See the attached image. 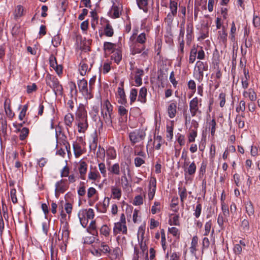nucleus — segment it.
Returning a JSON list of instances; mask_svg holds the SVG:
<instances>
[{
  "instance_id": "23",
  "label": "nucleus",
  "mask_w": 260,
  "mask_h": 260,
  "mask_svg": "<svg viewBox=\"0 0 260 260\" xmlns=\"http://www.w3.org/2000/svg\"><path fill=\"white\" fill-rule=\"evenodd\" d=\"M243 95L245 98L248 97L251 101H255L257 98L255 92L252 88H249L248 90L244 91Z\"/></svg>"
},
{
  "instance_id": "16",
  "label": "nucleus",
  "mask_w": 260,
  "mask_h": 260,
  "mask_svg": "<svg viewBox=\"0 0 260 260\" xmlns=\"http://www.w3.org/2000/svg\"><path fill=\"white\" fill-rule=\"evenodd\" d=\"M4 109L7 115L10 118L14 116V113L11 109V100L6 98L4 103Z\"/></svg>"
},
{
  "instance_id": "51",
  "label": "nucleus",
  "mask_w": 260,
  "mask_h": 260,
  "mask_svg": "<svg viewBox=\"0 0 260 260\" xmlns=\"http://www.w3.org/2000/svg\"><path fill=\"white\" fill-rule=\"evenodd\" d=\"M80 186L78 190V193L80 196H84L86 193L85 186L84 185L85 183L83 182H81L80 183Z\"/></svg>"
},
{
  "instance_id": "59",
  "label": "nucleus",
  "mask_w": 260,
  "mask_h": 260,
  "mask_svg": "<svg viewBox=\"0 0 260 260\" xmlns=\"http://www.w3.org/2000/svg\"><path fill=\"white\" fill-rule=\"evenodd\" d=\"M202 211V205L200 203H198L196 206V209L194 210V215L196 218H199L201 215Z\"/></svg>"
},
{
  "instance_id": "19",
  "label": "nucleus",
  "mask_w": 260,
  "mask_h": 260,
  "mask_svg": "<svg viewBox=\"0 0 260 260\" xmlns=\"http://www.w3.org/2000/svg\"><path fill=\"white\" fill-rule=\"evenodd\" d=\"M147 88L145 87H142L139 91V95L138 96V101H139L143 104L146 103L147 101Z\"/></svg>"
},
{
  "instance_id": "21",
  "label": "nucleus",
  "mask_w": 260,
  "mask_h": 260,
  "mask_svg": "<svg viewBox=\"0 0 260 260\" xmlns=\"http://www.w3.org/2000/svg\"><path fill=\"white\" fill-rule=\"evenodd\" d=\"M111 59H113L116 63H119L122 59V52L119 49H116L112 52Z\"/></svg>"
},
{
  "instance_id": "49",
  "label": "nucleus",
  "mask_w": 260,
  "mask_h": 260,
  "mask_svg": "<svg viewBox=\"0 0 260 260\" xmlns=\"http://www.w3.org/2000/svg\"><path fill=\"white\" fill-rule=\"evenodd\" d=\"M197 136V131L196 129H191L188 135L189 142H193L195 141V138Z\"/></svg>"
},
{
  "instance_id": "31",
  "label": "nucleus",
  "mask_w": 260,
  "mask_h": 260,
  "mask_svg": "<svg viewBox=\"0 0 260 260\" xmlns=\"http://www.w3.org/2000/svg\"><path fill=\"white\" fill-rule=\"evenodd\" d=\"M108 171L112 174L119 175L120 174L119 165L118 163L114 164L108 168Z\"/></svg>"
},
{
  "instance_id": "3",
  "label": "nucleus",
  "mask_w": 260,
  "mask_h": 260,
  "mask_svg": "<svg viewBox=\"0 0 260 260\" xmlns=\"http://www.w3.org/2000/svg\"><path fill=\"white\" fill-rule=\"evenodd\" d=\"M132 145L143 140L146 136L145 132L142 129H136L128 135Z\"/></svg>"
},
{
  "instance_id": "15",
  "label": "nucleus",
  "mask_w": 260,
  "mask_h": 260,
  "mask_svg": "<svg viewBox=\"0 0 260 260\" xmlns=\"http://www.w3.org/2000/svg\"><path fill=\"white\" fill-rule=\"evenodd\" d=\"M78 216H80L81 218L85 216L88 219H93L94 217L93 210L89 208L88 210H81L78 213Z\"/></svg>"
},
{
  "instance_id": "38",
  "label": "nucleus",
  "mask_w": 260,
  "mask_h": 260,
  "mask_svg": "<svg viewBox=\"0 0 260 260\" xmlns=\"http://www.w3.org/2000/svg\"><path fill=\"white\" fill-rule=\"evenodd\" d=\"M17 131L20 132L19 139L21 141L25 140L29 134V129L26 127H23L21 129L18 128Z\"/></svg>"
},
{
  "instance_id": "58",
  "label": "nucleus",
  "mask_w": 260,
  "mask_h": 260,
  "mask_svg": "<svg viewBox=\"0 0 260 260\" xmlns=\"http://www.w3.org/2000/svg\"><path fill=\"white\" fill-rule=\"evenodd\" d=\"M241 226L244 232L249 230V223L248 220L244 219L242 221Z\"/></svg>"
},
{
  "instance_id": "60",
  "label": "nucleus",
  "mask_w": 260,
  "mask_h": 260,
  "mask_svg": "<svg viewBox=\"0 0 260 260\" xmlns=\"http://www.w3.org/2000/svg\"><path fill=\"white\" fill-rule=\"evenodd\" d=\"M167 137L171 140L173 136V126H167Z\"/></svg>"
},
{
  "instance_id": "9",
  "label": "nucleus",
  "mask_w": 260,
  "mask_h": 260,
  "mask_svg": "<svg viewBox=\"0 0 260 260\" xmlns=\"http://www.w3.org/2000/svg\"><path fill=\"white\" fill-rule=\"evenodd\" d=\"M183 167L185 175L188 174L189 175H193L195 174L197 167L194 161L192 162L189 165V162L185 161Z\"/></svg>"
},
{
  "instance_id": "37",
  "label": "nucleus",
  "mask_w": 260,
  "mask_h": 260,
  "mask_svg": "<svg viewBox=\"0 0 260 260\" xmlns=\"http://www.w3.org/2000/svg\"><path fill=\"white\" fill-rule=\"evenodd\" d=\"M177 7L178 4L176 0H170V6L169 8L171 12L173 14H176L177 13Z\"/></svg>"
},
{
  "instance_id": "18",
  "label": "nucleus",
  "mask_w": 260,
  "mask_h": 260,
  "mask_svg": "<svg viewBox=\"0 0 260 260\" xmlns=\"http://www.w3.org/2000/svg\"><path fill=\"white\" fill-rule=\"evenodd\" d=\"M218 39L220 42H221L224 46L226 45L228 34L226 32L225 28L224 26L222 27V30L218 31Z\"/></svg>"
},
{
  "instance_id": "1",
  "label": "nucleus",
  "mask_w": 260,
  "mask_h": 260,
  "mask_svg": "<svg viewBox=\"0 0 260 260\" xmlns=\"http://www.w3.org/2000/svg\"><path fill=\"white\" fill-rule=\"evenodd\" d=\"M45 82L47 85L53 90L56 95L58 94L61 95L62 94V86L56 76L50 74H47L45 77Z\"/></svg>"
},
{
  "instance_id": "5",
  "label": "nucleus",
  "mask_w": 260,
  "mask_h": 260,
  "mask_svg": "<svg viewBox=\"0 0 260 260\" xmlns=\"http://www.w3.org/2000/svg\"><path fill=\"white\" fill-rule=\"evenodd\" d=\"M196 68H197L198 71V79L202 80L204 77V71H207L208 70V63L201 61H198L196 62Z\"/></svg>"
},
{
  "instance_id": "30",
  "label": "nucleus",
  "mask_w": 260,
  "mask_h": 260,
  "mask_svg": "<svg viewBox=\"0 0 260 260\" xmlns=\"http://www.w3.org/2000/svg\"><path fill=\"white\" fill-rule=\"evenodd\" d=\"M136 2L140 9H142L145 12H147L148 0H136Z\"/></svg>"
},
{
  "instance_id": "41",
  "label": "nucleus",
  "mask_w": 260,
  "mask_h": 260,
  "mask_svg": "<svg viewBox=\"0 0 260 260\" xmlns=\"http://www.w3.org/2000/svg\"><path fill=\"white\" fill-rule=\"evenodd\" d=\"M186 31H187V42L189 41H191L192 38V34H193V25L192 24H189L187 25V28H186Z\"/></svg>"
},
{
  "instance_id": "44",
  "label": "nucleus",
  "mask_w": 260,
  "mask_h": 260,
  "mask_svg": "<svg viewBox=\"0 0 260 260\" xmlns=\"http://www.w3.org/2000/svg\"><path fill=\"white\" fill-rule=\"evenodd\" d=\"M100 251L104 254H110L111 252L109 246L104 242L101 243Z\"/></svg>"
},
{
  "instance_id": "34",
  "label": "nucleus",
  "mask_w": 260,
  "mask_h": 260,
  "mask_svg": "<svg viewBox=\"0 0 260 260\" xmlns=\"http://www.w3.org/2000/svg\"><path fill=\"white\" fill-rule=\"evenodd\" d=\"M115 47H116L115 44H114V43H112L111 42H105L104 43V49L106 51L112 52L113 51V50L116 49Z\"/></svg>"
},
{
  "instance_id": "11",
  "label": "nucleus",
  "mask_w": 260,
  "mask_h": 260,
  "mask_svg": "<svg viewBox=\"0 0 260 260\" xmlns=\"http://www.w3.org/2000/svg\"><path fill=\"white\" fill-rule=\"evenodd\" d=\"M113 232L115 235L121 232L123 234H127V227L126 224L121 222H117L114 224Z\"/></svg>"
},
{
  "instance_id": "13",
  "label": "nucleus",
  "mask_w": 260,
  "mask_h": 260,
  "mask_svg": "<svg viewBox=\"0 0 260 260\" xmlns=\"http://www.w3.org/2000/svg\"><path fill=\"white\" fill-rule=\"evenodd\" d=\"M69 237V224L67 222H64L62 227L61 240L64 243L67 242Z\"/></svg>"
},
{
  "instance_id": "25",
  "label": "nucleus",
  "mask_w": 260,
  "mask_h": 260,
  "mask_svg": "<svg viewBox=\"0 0 260 260\" xmlns=\"http://www.w3.org/2000/svg\"><path fill=\"white\" fill-rule=\"evenodd\" d=\"M23 14V8L21 5H18L16 7L13 12L14 18L15 19L21 17Z\"/></svg>"
},
{
  "instance_id": "7",
  "label": "nucleus",
  "mask_w": 260,
  "mask_h": 260,
  "mask_svg": "<svg viewBox=\"0 0 260 260\" xmlns=\"http://www.w3.org/2000/svg\"><path fill=\"white\" fill-rule=\"evenodd\" d=\"M77 120L87 119V111L85 106L83 104H80L76 112Z\"/></svg>"
},
{
  "instance_id": "35",
  "label": "nucleus",
  "mask_w": 260,
  "mask_h": 260,
  "mask_svg": "<svg viewBox=\"0 0 260 260\" xmlns=\"http://www.w3.org/2000/svg\"><path fill=\"white\" fill-rule=\"evenodd\" d=\"M128 111L123 107L119 106L118 108V113L121 116L122 121L127 120V114Z\"/></svg>"
},
{
  "instance_id": "64",
  "label": "nucleus",
  "mask_w": 260,
  "mask_h": 260,
  "mask_svg": "<svg viewBox=\"0 0 260 260\" xmlns=\"http://www.w3.org/2000/svg\"><path fill=\"white\" fill-rule=\"evenodd\" d=\"M134 162L136 167H139L145 163V160L142 158L136 157L134 159Z\"/></svg>"
},
{
  "instance_id": "28",
  "label": "nucleus",
  "mask_w": 260,
  "mask_h": 260,
  "mask_svg": "<svg viewBox=\"0 0 260 260\" xmlns=\"http://www.w3.org/2000/svg\"><path fill=\"white\" fill-rule=\"evenodd\" d=\"M104 31L105 35L107 37H111L113 36V29L112 26L110 24L109 22L106 24L104 27Z\"/></svg>"
},
{
  "instance_id": "24",
  "label": "nucleus",
  "mask_w": 260,
  "mask_h": 260,
  "mask_svg": "<svg viewBox=\"0 0 260 260\" xmlns=\"http://www.w3.org/2000/svg\"><path fill=\"white\" fill-rule=\"evenodd\" d=\"M152 185L153 187L151 188L150 187L149 191L148 193V198L150 200H152L155 194V190H156V179L155 178H153V180H151L150 181V185Z\"/></svg>"
},
{
  "instance_id": "53",
  "label": "nucleus",
  "mask_w": 260,
  "mask_h": 260,
  "mask_svg": "<svg viewBox=\"0 0 260 260\" xmlns=\"http://www.w3.org/2000/svg\"><path fill=\"white\" fill-rule=\"evenodd\" d=\"M61 39H60L59 35H56L55 36L52 40V45L55 47H57L58 46H59L60 44Z\"/></svg>"
},
{
  "instance_id": "57",
  "label": "nucleus",
  "mask_w": 260,
  "mask_h": 260,
  "mask_svg": "<svg viewBox=\"0 0 260 260\" xmlns=\"http://www.w3.org/2000/svg\"><path fill=\"white\" fill-rule=\"evenodd\" d=\"M112 10L113 11V17L117 18L120 17V13L118 7L115 5H113Z\"/></svg>"
},
{
  "instance_id": "17",
  "label": "nucleus",
  "mask_w": 260,
  "mask_h": 260,
  "mask_svg": "<svg viewBox=\"0 0 260 260\" xmlns=\"http://www.w3.org/2000/svg\"><path fill=\"white\" fill-rule=\"evenodd\" d=\"M87 169V165L85 161H81L79 167V171L80 175V178L85 179L86 173Z\"/></svg>"
},
{
  "instance_id": "2",
  "label": "nucleus",
  "mask_w": 260,
  "mask_h": 260,
  "mask_svg": "<svg viewBox=\"0 0 260 260\" xmlns=\"http://www.w3.org/2000/svg\"><path fill=\"white\" fill-rule=\"evenodd\" d=\"M101 116L108 126L112 125L113 107L111 103L106 101L101 108Z\"/></svg>"
},
{
  "instance_id": "4",
  "label": "nucleus",
  "mask_w": 260,
  "mask_h": 260,
  "mask_svg": "<svg viewBox=\"0 0 260 260\" xmlns=\"http://www.w3.org/2000/svg\"><path fill=\"white\" fill-rule=\"evenodd\" d=\"M67 179H61L55 183V195L58 198L60 193H63L69 188Z\"/></svg>"
},
{
  "instance_id": "43",
  "label": "nucleus",
  "mask_w": 260,
  "mask_h": 260,
  "mask_svg": "<svg viewBox=\"0 0 260 260\" xmlns=\"http://www.w3.org/2000/svg\"><path fill=\"white\" fill-rule=\"evenodd\" d=\"M157 142V144L156 145L155 148L156 150H159L160 148V147L162 144L164 143V141L162 139V137L160 136H157L156 137L154 136V142Z\"/></svg>"
},
{
  "instance_id": "54",
  "label": "nucleus",
  "mask_w": 260,
  "mask_h": 260,
  "mask_svg": "<svg viewBox=\"0 0 260 260\" xmlns=\"http://www.w3.org/2000/svg\"><path fill=\"white\" fill-rule=\"evenodd\" d=\"M110 229L107 225H104L100 229V233L101 234L104 235L105 237H108L109 235Z\"/></svg>"
},
{
  "instance_id": "26",
  "label": "nucleus",
  "mask_w": 260,
  "mask_h": 260,
  "mask_svg": "<svg viewBox=\"0 0 260 260\" xmlns=\"http://www.w3.org/2000/svg\"><path fill=\"white\" fill-rule=\"evenodd\" d=\"M111 192L113 196V198L115 199L119 200L121 196V190L115 186L111 187Z\"/></svg>"
},
{
  "instance_id": "47",
  "label": "nucleus",
  "mask_w": 260,
  "mask_h": 260,
  "mask_svg": "<svg viewBox=\"0 0 260 260\" xmlns=\"http://www.w3.org/2000/svg\"><path fill=\"white\" fill-rule=\"evenodd\" d=\"M228 217H225L223 215H222L221 214H220L217 218V223L219 225V226L221 228H223V223L224 222L228 221Z\"/></svg>"
},
{
  "instance_id": "56",
  "label": "nucleus",
  "mask_w": 260,
  "mask_h": 260,
  "mask_svg": "<svg viewBox=\"0 0 260 260\" xmlns=\"http://www.w3.org/2000/svg\"><path fill=\"white\" fill-rule=\"evenodd\" d=\"M212 226L211 220L207 221L205 225V233L204 236H208L210 232L211 228Z\"/></svg>"
},
{
  "instance_id": "29",
  "label": "nucleus",
  "mask_w": 260,
  "mask_h": 260,
  "mask_svg": "<svg viewBox=\"0 0 260 260\" xmlns=\"http://www.w3.org/2000/svg\"><path fill=\"white\" fill-rule=\"evenodd\" d=\"M146 41V34L144 32L140 34L133 42L135 43L141 44V45H144Z\"/></svg>"
},
{
  "instance_id": "52",
  "label": "nucleus",
  "mask_w": 260,
  "mask_h": 260,
  "mask_svg": "<svg viewBox=\"0 0 260 260\" xmlns=\"http://www.w3.org/2000/svg\"><path fill=\"white\" fill-rule=\"evenodd\" d=\"M246 104L245 102L243 100L240 101L239 105L236 109V111L237 113H239L240 111L244 112L245 110Z\"/></svg>"
},
{
  "instance_id": "62",
  "label": "nucleus",
  "mask_w": 260,
  "mask_h": 260,
  "mask_svg": "<svg viewBox=\"0 0 260 260\" xmlns=\"http://www.w3.org/2000/svg\"><path fill=\"white\" fill-rule=\"evenodd\" d=\"M49 63L50 66L52 68L57 64L56 58L53 54L50 55L49 57Z\"/></svg>"
},
{
  "instance_id": "45",
  "label": "nucleus",
  "mask_w": 260,
  "mask_h": 260,
  "mask_svg": "<svg viewBox=\"0 0 260 260\" xmlns=\"http://www.w3.org/2000/svg\"><path fill=\"white\" fill-rule=\"evenodd\" d=\"M197 53V50L196 48H193L190 51L189 55V62L190 63H192L196 60V55Z\"/></svg>"
},
{
  "instance_id": "20",
  "label": "nucleus",
  "mask_w": 260,
  "mask_h": 260,
  "mask_svg": "<svg viewBox=\"0 0 260 260\" xmlns=\"http://www.w3.org/2000/svg\"><path fill=\"white\" fill-rule=\"evenodd\" d=\"M78 86L79 91L83 93H88L87 81L85 79L78 81Z\"/></svg>"
},
{
  "instance_id": "27",
  "label": "nucleus",
  "mask_w": 260,
  "mask_h": 260,
  "mask_svg": "<svg viewBox=\"0 0 260 260\" xmlns=\"http://www.w3.org/2000/svg\"><path fill=\"white\" fill-rule=\"evenodd\" d=\"M245 209L249 217L254 214V210L253 204L251 201H249L245 203Z\"/></svg>"
},
{
  "instance_id": "50",
  "label": "nucleus",
  "mask_w": 260,
  "mask_h": 260,
  "mask_svg": "<svg viewBox=\"0 0 260 260\" xmlns=\"http://www.w3.org/2000/svg\"><path fill=\"white\" fill-rule=\"evenodd\" d=\"M225 97L226 94L223 92H221L219 95L218 100H219V105L221 108L223 107L225 105Z\"/></svg>"
},
{
  "instance_id": "33",
  "label": "nucleus",
  "mask_w": 260,
  "mask_h": 260,
  "mask_svg": "<svg viewBox=\"0 0 260 260\" xmlns=\"http://www.w3.org/2000/svg\"><path fill=\"white\" fill-rule=\"evenodd\" d=\"M73 149L76 157H79L83 153V151L81 146L79 143L77 142L74 143Z\"/></svg>"
},
{
  "instance_id": "36",
  "label": "nucleus",
  "mask_w": 260,
  "mask_h": 260,
  "mask_svg": "<svg viewBox=\"0 0 260 260\" xmlns=\"http://www.w3.org/2000/svg\"><path fill=\"white\" fill-rule=\"evenodd\" d=\"M91 169L92 168H91ZM99 177H100V175L96 170H95V171H92L91 170L88 173V178L90 180L95 181Z\"/></svg>"
},
{
  "instance_id": "8",
  "label": "nucleus",
  "mask_w": 260,
  "mask_h": 260,
  "mask_svg": "<svg viewBox=\"0 0 260 260\" xmlns=\"http://www.w3.org/2000/svg\"><path fill=\"white\" fill-rule=\"evenodd\" d=\"M92 67V63L87 60H82L79 66L80 73L82 76H84L87 71H89Z\"/></svg>"
},
{
  "instance_id": "42",
  "label": "nucleus",
  "mask_w": 260,
  "mask_h": 260,
  "mask_svg": "<svg viewBox=\"0 0 260 260\" xmlns=\"http://www.w3.org/2000/svg\"><path fill=\"white\" fill-rule=\"evenodd\" d=\"M138 96V90L136 88H132L130 91L129 94V99H130V103L132 104L134 103L137 99V97Z\"/></svg>"
},
{
  "instance_id": "46",
  "label": "nucleus",
  "mask_w": 260,
  "mask_h": 260,
  "mask_svg": "<svg viewBox=\"0 0 260 260\" xmlns=\"http://www.w3.org/2000/svg\"><path fill=\"white\" fill-rule=\"evenodd\" d=\"M179 194L180 198L181 203L183 204L184 200L187 197L186 189L184 187L182 189L181 188H179Z\"/></svg>"
},
{
  "instance_id": "55",
  "label": "nucleus",
  "mask_w": 260,
  "mask_h": 260,
  "mask_svg": "<svg viewBox=\"0 0 260 260\" xmlns=\"http://www.w3.org/2000/svg\"><path fill=\"white\" fill-rule=\"evenodd\" d=\"M169 223L170 225H179V215H175L171 219L169 220Z\"/></svg>"
},
{
  "instance_id": "12",
  "label": "nucleus",
  "mask_w": 260,
  "mask_h": 260,
  "mask_svg": "<svg viewBox=\"0 0 260 260\" xmlns=\"http://www.w3.org/2000/svg\"><path fill=\"white\" fill-rule=\"evenodd\" d=\"M133 44L131 46V54L134 55L136 54H139L142 52L145 49V45L132 42Z\"/></svg>"
},
{
  "instance_id": "10",
  "label": "nucleus",
  "mask_w": 260,
  "mask_h": 260,
  "mask_svg": "<svg viewBox=\"0 0 260 260\" xmlns=\"http://www.w3.org/2000/svg\"><path fill=\"white\" fill-rule=\"evenodd\" d=\"M199 100L197 97L194 98L189 103V110L192 116H194L199 111Z\"/></svg>"
},
{
  "instance_id": "39",
  "label": "nucleus",
  "mask_w": 260,
  "mask_h": 260,
  "mask_svg": "<svg viewBox=\"0 0 260 260\" xmlns=\"http://www.w3.org/2000/svg\"><path fill=\"white\" fill-rule=\"evenodd\" d=\"M74 118L73 114L69 113L64 116V123L65 124L69 127H71L73 121H74Z\"/></svg>"
},
{
  "instance_id": "63",
  "label": "nucleus",
  "mask_w": 260,
  "mask_h": 260,
  "mask_svg": "<svg viewBox=\"0 0 260 260\" xmlns=\"http://www.w3.org/2000/svg\"><path fill=\"white\" fill-rule=\"evenodd\" d=\"M143 203V199L141 196L138 195L135 197L134 200V204L135 205H140Z\"/></svg>"
},
{
  "instance_id": "32",
  "label": "nucleus",
  "mask_w": 260,
  "mask_h": 260,
  "mask_svg": "<svg viewBox=\"0 0 260 260\" xmlns=\"http://www.w3.org/2000/svg\"><path fill=\"white\" fill-rule=\"evenodd\" d=\"M198 238L197 236H194L192 237L191 246L190 247V251L192 254H195V252L197 251L196 247L198 244Z\"/></svg>"
},
{
  "instance_id": "22",
  "label": "nucleus",
  "mask_w": 260,
  "mask_h": 260,
  "mask_svg": "<svg viewBox=\"0 0 260 260\" xmlns=\"http://www.w3.org/2000/svg\"><path fill=\"white\" fill-rule=\"evenodd\" d=\"M78 121V126L79 133H84L88 127L87 119L77 120Z\"/></svg>"
},
{
  "instance_id": "48",
  "label": "nucleus",
  "mask_w": 260,
  "mask_h": 260,
  "mask_svg": "<svg viewBox=\"0 0 260 260\" xmlns=\"http://www.w3.org/2000/svg\"><path fill=\"white\" fill-rule=\"evenodd\" d=\"M221 210L223 213L222 215L225 217H228L230 215L229 209L224 202H222L221 203Z\"/></svg>"
},
{
  "instance_id": "40",
  "label": "nucleus",
  "mask_w": 260,
  "mask_h": 260,
  "mask_svg": "<svg viewBox=\"0 0 260 260\" xmlns=\"http://www.w3.org/2000/svg\"><path fill=\"white\" fill-rule=\"evenodd\" d=\"M7 129V120L5 118H1L0 119V133L6 134Z\"/></svg>"
},
{
  "instance_id": "14",
  "label": "nucleus",
  "mask_w": 260,
  "mask_h": 260,
  "mask_svg": "<svg viewBox=\"0 0 260 260\" xmlns=\"http://www.w3.org/2000/svg\"><path fill=\"white\" fill-rule=\"evenodd\" d=\"M168 116L171 118H173L175 117L177 112V102L172 101L168 107Z\"/></svg>"
},
{
  "instance_id": "61",
  "label": "nucleus",
  "mask_w": 260,
  "mask_h": 260,
  "mask_svg": "<svg viewBox=\"0 0 260 260\" xmlns=\"http://www.w3.org/2000/svg\"><path fill=\"white\" fill-rule=\"evenodd\" d=\"M235 121L238 124L239 128H242L244 127L245 122L243 119L240 118V116H237L236 117Z\"/></svg>"
},
{
  "instance_id": "6",
  "label": "nucleus",
  "mask_w": 260,
  "mask_h": 260,
  "mask_svg": "<svg viewBox=\"0 0 260 260\" xmlns=\"http://www.w3.org/2000/svg\"><path fill=\"white\" fill-rule=\"evenodd\" d=\"M120 86L118 88L117 92L119 96L118 103L121 105H125L127 104L126 95L124 90V83L121 82L120 83Z\"/></svg>"
}]
</instances>
